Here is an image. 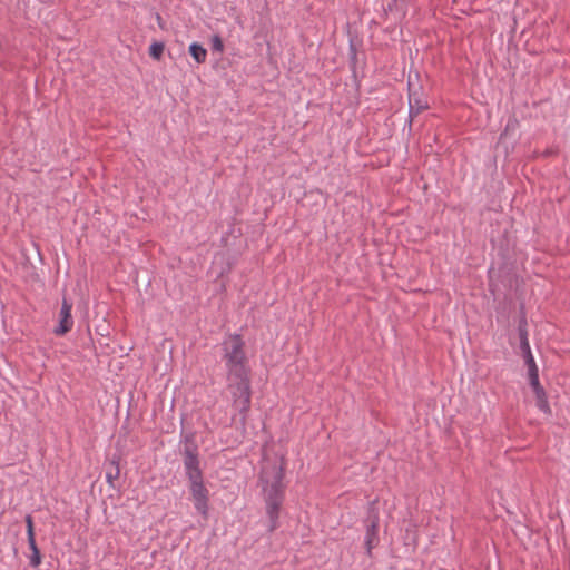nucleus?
Here are the masks:
<instances>
[{"mask_svg": "<svg viewBox=\"0 0 570 570\" xmlns=\"http://www.w3.org/2000/svg\"><path fill=\"white\" fill-rule=\"evenodd\" d=\"M283 458L274 454L265 456L262 465L259 482L266 503V513L269 519L268 530L272 532L277 528L279 509L283 502Z\"/></svg>", "mask_w": 570, "mask_h": 570, "instance_id": "f257e3e1", "label": "nucleus"}, {"mask_svg": "<svg viewBox=\"0 0 570 570\" xmlns=\"http://www.w3.org/2000/svg\"><path fill=\"white\" fill-rule=\"evenodd\" d=\"M228 389L233 395L235 407L240 413H246L250 405V387L248 372L228 373Z\"/></svg>", "mask_w": 570, "mask_h": 570, "instance_id": "f03ea898", "label": "nucleus"}, {"mask_svg": "<svg viewBox=\"0 0 570 570\" xmlns=\"http://www.w3.org/2000/svg\"><path fill=\"white\" fill-rule=\"evenodd\" d=\"M225 358L227 361L228 373L248 372L246 367V356L244 352V342L239 335H232L224 342Z\"/></svg>", "mask_w": 570, "mask_h": 570, "instance_id": "7ed1b4c3", "label": "nucleus"}, {"mask_svg": "<svg viewBox=\"0 0 570 570\" xmlns=\"http://www.w3.org/2000/svg\"><path fill=\"white\" fill-rule=\"evenodd\" d=\"M190 481V492L191 497L195 501V507L203 517H207L208 512V490L205 488L203 483V476H198L195 472L191 475Z\"/></svg>", "mask_w": 570, "mask_h": 570, "instance_id": "20e7f679", "label": "nucleus"}, {"mask_svg": "<svg viewBox=\"0 0 570 570\" xmlns=\"http://www.w3.org/2000/svg\"><path fill=\"white\" fill-rule=\"evenodd\" d=\"M409 91L410 121H412L421 111L428 109L429 105L423 95L419 94V91L413 88L411 81H409Z\"/></svg>", "mask_w": 570, "mask_h": 570, "instance_id": "39448f33", "label": "nucleus"}, {"mask_svg": "<svg viewBox=\"0 0 570 570\" xmlns=\"http://www.w3.org/2000/svg\"><path fill=\"white\" fill-rule=\"evenodd\" d=\"M530 385L535 394L537 406L546 414H551V409L548 402V396L539 382V374L535 376H530Z\"/></svg>", "mask_w": 570, "mask_h": 570, "instance_id": "423d86ee", "label": "nucleus"}, {"mask_svg": "<svg viewBox=\"0 0 570 570\" xmlns=\"http://www.w3.org/2000/svg\"><path fill=\"white\" fill-rule=\"evenodd\" d=\"M71 307L72 305L66 298H63L60 311L59 326L55 330L57 335H63L72 327Z\"/></svg>", "mask_w": 570, "mask_h": 570, "instance_id": "0eeeda50", "label": "nucleus"}, {"mask_svg": "<svg viewBox=\"0 0 570 570\" xmlns=\"http://www.w3.org/2000/svg\"><path fill=\"white\" fill-rule=\"evenodd\" d=\"M520 348L522 351V355H523L524 362H525V364L528 366L529 377L538 375L539 371H538L537 364L534 362L533 355L531 353V348H530L529 342H521L520 343Z\"/></svg>", "mask_w": 570, "mask_h": 570, "instance_id": "6e6552de", "label": "nucleus"}, {"mask_svg": "<svg viewBox=\"0 0 570 570\" xmlns=\"http://www.w3.org/2000/svg\"><path fill=\"white\" fill-rule=\"evenodd\" d=\"M185 466L187 470L188 479H191V475H194V472L198 476H203L200 470L198 469V460L195 453L187 448L185 451Z\"/></svg>", "mask_w": 570, "mask_h": 570, "instance_id": "1a4fd4ad", "label": "nucleus"}, {"mask_svg": "<svg viewBox=\"0 0 570 570\" xmlns=\"http://www.w3.org/2000/svg\"><path fill=\"white\" fill-rule=\"evenodd\" d=\"M377 527H379V517L374 515L367 525L366 531V548L367 552L370 553L372 548L375 546L376 541V534H377Z\"/></svg>", "mask_w": 570, "mask_h": 570, "instance_id": "9d476101", "label": "nucleus"}, {"mask_svg": "<svg viewBox=\"0 0 570 570\" xmlns=\"http://www.w3.org/2000/svg\"><path fill=\"white\" fill-rule=\"evenodd\" d=\"M189 53L198 63L205 62L207 57V50L197 42L189 46Z\"/></svg>", "mask_w": 570, "mask_h": 570, "instance_id": "9b49d317", "label": "nucleus"}, {"mask_svg": "<svg viewBox=\"0 0 570 570\" xmlns=\"http://www.w3.org/2000/svg\"><path fill=\"white\" fill-rule=\"evenodd\" d=\"M111 469L106 473L107 482L110 487H114V481L117 480L120 475V468L118 462L111 461L110 462Z\"/></svg>", "mask_w": 570, "mask_h": 570, "instance_id": "f8f14e48", "label": "nucleus"}, {"mask_svg": "<svg viewBox=\"0 0 570 570\" xmlns=\"http://www.w3.org/2000/svg\"><path fill=\"white\" fill-rule=\"evenodd\" d=\"M29 543V547L32 551V554L30 557V564L33 567V568H37L40 563H41V554H40V551L36 544V540H32V541H28Z\"/></svg>", "mask_w": 570, "mask_h": 570, "instance_id": "ddd939ff", "label": "nucleus"}, {"mask_svg": "<svg viewBox=\"0 0 570 570\" xmlns=\"http://www.w3.org/2000/svg\"><path fill=\"white\" fill-rule=\"evenodd\" d=\"M165 45L163 42H154L149 47V55L156 59L159 60L164 53Z\"/></svg>", "mask_w": 570, "mask_h": 570, "instance_id": "4468645a", "label": "nucleus"}, {"mask_svg": "<svg viewBox=\"0 0 570 570\" xmlns=\"http://www.w3.org/2000/svg\"><path fill=\"white\" fill-rule=\"evenodd\" d=\"M519 337H520V343L529 342L528 341V331H527V320L524 316L520 320V323H519Z\"/></svg>", "mask_w": 570, "mask_h": 570, "instance_id": "2eb2a0df", "label": "nucleus"}, {"mask_svg": "<svg viewBox=\"0 0 570 570\" xmlns=\"http://www.w3.org/2000/svg\"><path fill=\"white\" fill-rule=\"evenodd\" d=\"M28 541L35 540L33 522L31 515L26 517Z\"/></svg>", "mask_w": 570, "mask_h": 570, "instance_id": "dca6fc26", "label": "nucleus"}, {"mask_svg": "<svg viewBox=\"0 0 570 570\" xmlns=\"http://www.w3.org/2000/svg\"><path fill=\"white\" fill-rule=\"evenodd\" d=\"M212 41H213V49L218 52H222L224 49L222 39L218 36H214Z\"/></svg>", "mask_w": 570, "mask_h": 570, "instance_id": "f3484780", "label": "nucleus"}, {"mask_svg": "<svg viewBox=\"0 0 570 570\" xmlns=\"http://www.w3.org/2000/svg\"><path fill=\"white\" fill-rule=\"evenodd\" d=\"M399 0H394V3L396 4Z\"/></svg>", "mask_w": 570, "mask_h": 570, "instance_id": "a211bd4d", "label": "nucleus"}]
</instances>
